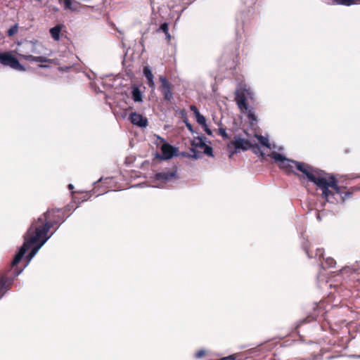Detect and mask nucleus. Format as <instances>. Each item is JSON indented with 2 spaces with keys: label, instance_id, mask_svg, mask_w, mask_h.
Returning a JSON list of instances; mask_svg holds the SVG:
<instances>
[{
  "label": "nucleus",
  "instance_id": "nucleus-37",
  "mask_svg": "<svg viewBox=\"0 0 360 360\" xmlns=\"http://www.w3.org/2000/svg\"><path fill=\"white\" fill-rule=\"evenodd\" d=\"M146 186V181H143V182L140 183L138 185H136V186Z\"/></svg>",
  "mask_w": 360,
  "mask_h": 360
},
{
  "label": "nucleus",
  "instance_id": "nucleus-12",
  "mask_svg": "<svg viewBox=\"0 0 360 360\" xmlns=\"http://www.w3.org/2000/svg\"><path fill=\"white\" fill-rule=\"evenodd\" d=\"M243 112L246 113L251 129H256L257 128L258 119L256 116L255 109L253 108L248 107V110H244Z\"/></svg>",
  "mask_w": 360,
  "mask_h": 360
},
{
  "label": "nucleus",
  "instance_id": "nucleus-11",
  "mask_svg": "<svg viewBox=\"0 0 360 360\" xmlns=\"http://www.w3.org/2000/svg\"><path fill=\"white\" fill-rule=\"evenodd\" d=\"M129 119L133 124L139 126L140 127H146L148 125L147 118L143 117L139 113H130Z\"/></svg>",
  "mask_w": 360,
  "mask_h": 360
},
{
  "label": "nucleus",
  "instance_id": "nucleus-3",
  "mask_svg": "<svg viewBox=\"0 0 360 360\" xmlns=\"http://www.w3.org/2000/svg\"><path fill=\"white\" fill-rule=\"evenodd\" d=\"M316 186L317 190L321 191L322 198L329 201L330 197L335 194H339L342 199L345 200L348 198L352 193L354 191L360 190V188L340 186L338 185L339 181H312Z\"/></svg>",
  "mask_w": 360,
  "mask_h": 360
},
{
  "label": "nucleus",
  "instance_id": "nucleus-21",
  "mask_svg": "<svg viewBox=\"0 0 360 360\" xmlns=\"http://www.w3.org/2000/svg\"><path fill=\"white\" fill-rule=\"evenodd\" d=\"M195 116L196 117V121L199 124L202 125V127L205 126L206 120L202 115H201L200 112H198L197 115Z\"/></svg>",
  "mask_w": 360,
  "mask_h": 360
},
{
  "label": "nucleus",
  "instance_id": "nucleus-8",
  "mask_svg": "<svg viewBox=\"0 0 360 360\" xmlns=\"http://www.w3.org/2000/svg\"><path fill=\"white\" fill-rule=\"evenodd\" d=\"M162 159L169 160L177 155L178 149L168 143H165L161 146Z\"/></svg>",
  "mask_w": 360,
  "mask_h": 360
},
{
  "label": "nucleus",
  "instance_id": "nucleus-20",
  "mask_svg": "<svg viewBox=\"0 0 360 360\" xmlns=\"http://www.w3.org/2000/svg\"><path fill=\"white\" fill-rule=\"evenodd\" d=\"M160 29L165 34L167 38L169 40L170 39V34L169 33V25L167 22H164L162 23L160 27Z\"/></svg>",
  "mask_w": 360,
  "mask_h": 360
},
{
  "label": "nucleus",
  "instance_id": "nucleus-26",
  "mask_svg": "<svg viewBox=\"0 0 360 360\" xmlns=\"http://www.w3.org/2000/svg\"><path fill=\"white\" fill-rule=\"evenodd\" d=\"M38 243H41V240H40ZM41 243H39V245L34 249L32 250V251L29 253V255L27 256V257L28 258V259H31L34 255L35 254L37 253V252L38 251L39 248L41 247Z\"/></svg>",
  "mask_w": 360,
  "mask_h": 360
},
{
  "label": "nucleus",
  "instance_id": "nucleus-36",
  "mask_svg": "<svg viewBox=\"0 0 360 360\" xmlns=\"http://www.w3.org/2000/svg\"><path fill=\"white\" fill-rule=\"evenodd\" d=\"M221 360H236V358H235V356L231 355V356H229L227 357H224V358L221 359Z\"/></svg>",
  "mask_w": 360,
  "mask_h": 360
},
{
  "label": "nucleus",
  "instance_id": "nucleus-10",
  "mask_svg": "<svg viewBox=\"0 0 360 360\" xmlns=\"http://www.w3.org/2000/svg\"><path fill=\"white\" fill-rule=\"evenodd\" d=\"M231 146H233L236 150L241 149L243 150H247L252 147V144L248 140L240 138L231 141L228 147L230 148Z\"/></svg>",
  "mask_w": 360,
  "mask_h": 360
},
{
  "label": "nucleus",
  "instance_id": "nucleus-16",
  "mask_svg": "<svg viewBox=\"0 0 360 360\" xmlns=\"http://www.w3.org/2000/svg\"><path fill=\"white\" fill-rule=\"evenodd\" d=\"M181 155L183 157L193 158V159H198L201 157L200 153L199 152L196 151L194 148H191V153L182 152Z\"/></svg>",
  "mask_w": 360,
  "mask_h": 360
},
{
  "label": "nucleus",
  "instance_id": "nucleus-41",
  "mask_svg": "<svg viewBox=\"0 0 360 360\" xmlns=\"http://www.w3.org/2000/svg\"><path fill=\"white\" fill-rule=\"evenodd\" d=\"M98 180H99V181L103 180V177H100Z\"/></svg>",
  "mask_w": 360,
  "mask_h": 360
},
{
  "label": "nucleus",
  "instance_id": "nucleus-14",
  "mask_svg": "<svg viewBox=\"0 0 360 360\" xmlns=\"http://www.w3.org/2000/svg\"><path fill=\"white\" fill-rule=\"evenodd\" d=\"M21 58L32 62L47 63L49 60L44 56H34L32 55L19 54Z\"/></svg>",
  "mask_w": 360,
  "mask_h": 360
},
{
  "label": "nucleus",
  "instance_id": "nucleus-31",
  "mask_svg": "<svg viewBox=\"0 0 360 360\" xmlns=\"http://www.w3.org/2000/svg\"><path fill=\"white\" fill-rule=\"evenodd\" d=\"M254 152H255V153H260V155H261L262 158H264V153H262V151H260V148H259L257 146H255V147H254Z\"/></svg>",
  "mask_w": 360,
  "mask_h": 360
},
{
  "label": "nucleus",
  "instance_id": "nucleus-19",
  "mask_svg": "<svg viewBox=\"0 0 360 360\" xmlns=\"http://www.w3.org/2000/svg\"><path fill=\"white\" fill-rule=\"evenodd\" d=\"M257 140L259 141V142L264 146L268 148H271V146H270V143H269V139L268 138L266 137H264L262 135H257L256 136Z\"/></svg>",
  "mask_w": 360,
  "mask_h": 360
},
{
  "label": "nucleus",
  "instance_id": "nucleus-24",
  "mask_svg": "<svg viewBox=\"0 0 360 360\" xmlns=\"http://www.w3.org/2000/svg\"><path fill=\"white\" fill-rule=\"evenodd\" d=\"M143 74H144V76L146 77V79L153 78V73L148 67H144Z\"/></svg>",
  "mask_w": 360,
  "mask_h": 360
},
{
  "label": "nucleus",
  "instance_id": "nucleus-9",
  "mask_svg": "<svg viewBox=\"0 0 360 360\" xmlns=\"http://www.w3.org/2000/svg\"><path fill=\"white\" fill-rule=\"evenodd\" d=\"M235 101L238 105V107L242 112H244V110H248L249 106L247 103L246 96L244 91L237 90L236 91Z\"/></svg>",
  "mask_w": 360,
  "mask_h": 360
},
{
  "label": "nucleus",
  "instance_id": "nucleus-35",
  "mask_svg": "<svg viewBox=\"0 0 360 360\" xmlns=\"http://www.w3.org/2000/svg\"><path fill=\"white\" fill-rule=\"evenodd\" d=\"M68 188L72 191V193H84V191H73V186L72 184H69L68 185Z\"/></svg>",
  "mask_w": 360,
  "mask_h": 360
},
{
  "label": "nucleus",
  "instance_id": "nucleus-29",
  "mask_svg": "<svg viewBox=\"0 0 360 360\" xmlns=\"http://www.w3.org/2000/svg\"><path fill=\"white\" fill-rule=\"evenodd\" d=\"M147 84L148 85V86L151 89H155V83H154V81H153V78H150L149 79H147Z\"/></svg>",
  "mask_w": 360,
  "mask_h": 360
},
{
  "label": "nucleus",
  "instance_id": "nucleus-7",
  "mask_svg": "<svg viewBox=\"0 0 360 360\" xmlns=\"http://www.w3.org/2000/svg\"><path fill=\"white\" fill-rule=\"evenodd\" d=\"M269 156L278 163L281 168L285 169L286 172H288L293 160L287 159L282 154L275 151L272 152Z\"/></svg>",
  "mask_w": 360,
  "mask_h": 360
},
{
  "label": "nucleus",
  "instance_id": "nucleus-38",
  "mask_svg": "<svg viewBox=\"0 0 360 360\" xmlns=\"http://www.w3.org/2000/svg\"><path fill=\"white\" fill-rule=\"evenodd\" d=\"M234 153H235V151H230L229 158H231Z\"/></svg>",
  "mask_w": 360,
  "mask_h": 360
},
{
  "label": "nucleus",
  "instance_id": "nucleus-23",
  "mask_svg": "<svg viewBox=\"0 0 360 360\" xmlns=\"http://www.w3.org/2000/svg\"><path fill=\"white\" fill-rule=\"evenodd\" d=\"M360 0H338L339 4L345 6H351L359 1Z\"/></svg>",
  "mask_w": 360,
  "mask_h": 360
},
{
  "label": "nucleus",
  "instance_id": "nucleus-22",
  "mask_svg": "<svg viewBox=\"0 0 360 360\" xmlns=\"http://www.w3.org/2000/svg\"><path fill=\"white\" fill-rule=\"evenodd\" d=\"M18 31V24H15L14 25L11 26L8 32H7V34L8 37H11V36H13L15 34H16Z\"/></svg>",
  "mask_w": 360,
  "mask_h": 360
},
{
  "label": "nucleus",
  "instance_id": "nucleus-13",
  "mask_svg": "<svg viewBox=\"0 0 360 360\" xmlns=\"http://www.w3.org/2000/svg\"><path fill=\"white\" fill-rule=\"evenodd\" d=\"M59 3H63L64 8L65 10H70L71 11H78L81 7V4L72 0H58Z\"/></svg>",
  "mask_w": 360,
  "mask_h": 360
},
{
  "label": "nucleus",
  "instance_id": "nucleus-33",
  "mask_svg": "<svg viewBox=\"0 0 360 360\" xmlns=\"http://www.w3.org/2000/svg\"><path fill=\"white\" fill-rule=\"evenodd\" d=\"M186 123V126L187 127V129L191 131V132H193V126L191 123H189L188 122H185Z\"/></svg>",
  "mask_w": 360,
  "mask_h": 360
},
{
  "label": "nucleus",
  "instance_id": "nucleus-34",
  "mask_svg": "<svg viewBox=\"0 0 360 360\" xmlns=\"http://www.w3.org/2000/svg\"><path fill=\"white\" fill-rule=\"evenodd\" d=\"M202 127L207 135H212V131L208 128L207 124H205V126H203Z\"/></svg>",
  "mask_w": 360,
  "mask_h": 360
},
{
  "label": "nucleus",
  "instance_id": "nucleus-18",
  "mask_svg": "<svg viewBox=\"0 0 360 360\" xmlns=\"http://www.w3.org/2000/svg\"><path fill=\"white\" fill-rule=\"evenodd\" d=\"M132 98L135 102L142 101L141 92L137 86H134L132 89Z\"/></svg>",
  "mask_w": 360,
  "mask_h": 360
},
{
  "label": "nucleus",
  "instance_id": "nucleus-17",
  "mask_svg": "<svg viewBox=\"0 0 360 360\" xmlns=\"http://www.w3.org/2000/svg\"><path fill=\"white\" fill-rule=\"evenodd\" d=\"M192 146L193 148H200L202 149L204 148V146L206 145V143L204 142L202 137H197L195 138L194 140L192 141Z\"/></svg>",
  "mask_w": 360,
  "mask_h": 360
},
{
  "label": "nucleus",
  "instance_id": "nucleus-27",
  "mask_svg": "<svg viewBox=\"0 0 360 360\" xmlns=\"http://www.w3.org/2000/svg\"><path fill=\"white\" fill-rule=\"evenodd\" d=\"M326 264L328 268H331L335 265L336 262L334 259H333L331 257H328L326 259Z\"/></svg>",
  "mask_w": 360,
  "mask_h": 360
},
{
  "label": "nucleus",
  "instance_id": "nucleus-39",
  "mask_svg": "<svg viewBox=\"0 0 360 360\" xmlns=\"http://www.w3.org/2000/svg\"><path fill=\"white\" fill-rule=\"evenodd\" d=\"M152 186H153V187H160V185H158V186H156V185H152Z\"/></svg>",
  "mask_w": 360,
  "mask_h": 360
},
{
  "label": "nucleus",
  "instance_id": "nucleus-40",
  "mask_svg": "<svg viewBox=\"0 0 360 360\" xmlns=\"http://www.w3.org/2000/svg\"><path fill=\"white\" fill-rule=\"evenodd\" d=\"M165 183H166V181H160V184H165Z\"/></svg>",
  "mask_w": 360,
  "mask_h": 360
},
{
  "label": "nucleus",
  "instance_id": "nucleus-15",
  "mask_svg": "<svg viewBox=\"0 0 360 360\" xmlns=\"http://www.w3.org/2000/svg\"><path fill=\"white\" fill-rule=\"evenodd\" d=\"M63 25L61 24H58L56 25L55 27L50 29V34L52 37V38L58 41L60 39V34L62 30Z\"/></svg>",
  "mask_w": 360,
  "mask_h": 360
},
{
  "label": "nucleus",
  "instance_id": "nucleus-1",
  "mask_svg": "<svg viewBox=\"0 0 360 360\" xmlns=\"http://www.w3.org/2000/svg\"><path fill=\"white\" fill-rule=\"evenodd\" d=\"M64 220V211L62 209H52L48 210L33 222L25 236L23 245L11 262V268L18 267V264L32 244H37L41 240V245H44L49 239L47 233L50 229L54 226H58Z\"/></svg>",
  "mask_w": 360,
  "mask_h": 360
},
{
  "label": "nucleus",
  "instance_id": "nucleus-4",
  "mask_svg": "<svg viewBox=\"0 0 360 360\" xmlns=\"http://www.w3.org/2000/svg\"><path fill=\"white\" fill-rule=\"evenodd\" d=\"M22 271V269L19 267L11 269L10 264L7 269L10 276H7L6 275L0 274V299L11 288L14 278L17 277Z\"/></svg>",
  "mask_w": 360,
  "mask_h": 360
},
{
  "label": "nucleus",
  "instance_id": "nucleus-32",
  "mask_svg": "<svg viewBox=\"0 0 360 360\" xmlns=\"http://www.w3.org/2000/svg\"><path fill=\"white\" fill-rule=\"evenodd\" d=\"M205 355V351L203 350H200L198 351L196 354H195V356L197 358H200L202 356H203Z\"/></svg>",
  "mask_w": 360,
  "mask_h": 360
},
{
  "label": "nucleus",
  "instance_id": "nucleus-25",
  "mask_svg": "<svg viewBox=\"0 0 360 360\" xmlns=\"http://www.w3.org/2000/svg\"><path fill=\"white\" fill-rule=\"evenodd\" d=\"M218 134L221 136L224 139H229L228 134L226 133V129L223 127H219L218 129Z\"/></svg>",
  "mask_w": 360,
  "mask_h": 360
},
{
  "label": "nucleus",
  "instance_id": "nucleus-5",
  "mask_svg": "<svg viewBox=\"0 0 360 360\" xmlns=\"http://www.w3.org/2000/svg\"><path fill=\"white\" fill-rule=\"evenodd\" d=\"M0 63L4 66H8L14 70L20 71L25 70L24 67L19 63L17 58L8 51L0 53Z\"/></svg>",
  "mask_w": 360,
  "mask_h": 360
},
{
  "label": "nucleus",
  "instance_id": "nucleus-6",
  "mask_svg": "<svg viewBox=\"0 0 360 360\" xmlns=\"http://www.w3.org/2000/svg\"><path fill=\"white\" fill-rule=\"evenodd\" d=\"M159 81L161 83L159 90L163 95L164 99L167 101H171L173 98L172 90L174 86L163 75L159 76Z\"/></svg>",
  "mask_w": 360,
  "mask_h": 360
},
{
  "label": "nucleus",
  "instance_id": "nucleus-28",
  "mask_svg": "<svg viewBox=\"0 0 360 360\" xmlns=\"http://www.w3.org/2000/svg\"><path fill=\"white\" fill-rule=\"evenodd\" d=\"M203 152L208 156H212V148L208 145H205L202 148Z\"/></svg>",
  "mask_w": 360,
  "mask_h": 360
},
{
  "label": "nucleus",
  "instance_id": "nucleus-2",
  "mask_svg": "<svg viewBox=\"0 0 360 360\" xmlns=\"http://www.w3.org/2000/svg\"><path fill=\"white\" fill-rule=\"evenodd\" d=\"M295 169L301 173L303 177H307L308 180H338L342 178L345 180H352L360 179V174H352L350 176H344L340 174H328L307 163L293 160L288 173L296 174Z\"/></svg>",
  "mask_w": 360,
  "mask_h": 360
},
{
  "label": "nucleus",
  "instance_id": "nucleus-30",
  "mask_svg": "<svg viewBox=\"0 0 360 360\" xmlns=\"http://www.w3.org/2000/svg\"><path fill=\"white\" fill-rule=\"evenodd\" d=\"M190 109L191 111L193 112L194 115H196L198 112H200L198 109L197 108V107L195 105H191L190 107Z\"/></svg>",
  "mask_w": 360,
  "mask_h": 360
}]
</instances>
